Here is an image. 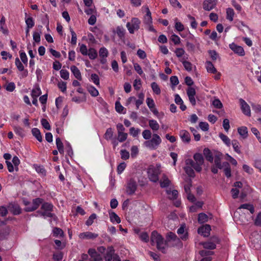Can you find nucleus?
Instances as JSON below:
<instances>
[{"mask_svg":"<svg viewBox=\"0 0 261 261\" xmlns=\"http://www.w3.org/2000/svg\"><path fill=\"white\" fill-rule=\"evenodd\" d=\"M151 242L152 244H156V248L163 253H165V245L166 241H164V238L156 231H153L151 235Z\"/></svg>","mask_w":261,"mask_h":261,"instance_id":"1","label":"nucleus"},{"mask_svg":"<svg viewBox=\"0 0 261 261\" xmlns=\"http://www.w3.org/2000/svg\"><path fill=\"white\" fill-rule=\"evenodd\" d=\"M186 166L184 167V170L186 173L189 177H194L195 174L194 169L198 172H200L202 170H198L196 168L197 163L195 160L193 161L191 159H188L185 161Z\"/></svg>","mask_w":261,"mask_h":261,"instance_id":"2","label":"nucleus"},{"mask_svg":"<svg viewBox=\"0 0 261 261\" xmlns=\"http://www.w3.org/2000/svg\"><path fill=\"white\" fill-rule=\"evenodd\" d=\"M160 165L156 167L150 166L147 170L148 177L149 180L153 182L159 180V175L161 173Z\"/></svg>","mask_w":261,"mask_h":261,"instance_id":"3","label":"nucleus"},{"mask_svg":"<svg viewBox=\"0 0 261 261\" xmlns=\"http://www.w3.org/2000/svg\"><path fill=\"white\" fill-rule=\"evenodd\" d=\"M162 142V139L156 134H153L152 138L144 142V145L151 149H155Z\"/></svg>","mask_w":261,"mask_h":261,"instance_id":"4","label":"nucleus"},{"mask_svg":"<svg viewBox=\"0 0 261 261\" xmlns=\"http://www.w3.org/2000/svg\"><path fill=\"white\" fill-rule=\"evenodd\" d=\"M43 201V199L37 198L33 199L32 203L30 202H25V205H26L25 208V211L32 212L37 210Z\"/></svg>","mask_w":261,"mask_h":261,"instance_id":"5","label":"nucleus"},{"mask_svg":"<svg viewBox=\"0 0 261 261\" xmlns=\"http://www.w3.org/2000/svg\"><path fill=\"white\" fill-rule=\"evenodd\" d=\"M141 23L140 20L138 18H133L130 22L126 23V28H127L130 34H134L135 31H137L140 28Z\"/></svg>","mask_w":261,"mask_h":261,"instance_id":"6","label":"nucleus"},{"mask_svg":"<svg viewBox=\"0 0 261 261\" xmlns=\"http://www.w3.org/2000/svg\"><path fill=\"white\" fill-rule=\"evenodd\" d=\"M239 101L243 113L248 117L251 116V110L249 105L242 98H240Z\"/></svg>","mask_w":261,"mask_h":261,"instance_id":"7","label":"nucleus"},{"mask_svg":"<svg viewBox=\"0 0 261 261\" xmlns=\"http://www.w3.org/2000/svg\"><path fill=\"white\" fill-rule=\"evenodd\" d=\"M229 47L234 54L240 56H244L245 55L244 49L241 46L238 45L234 43H232L229 45Z\"/></svg>","mask_w":261,"mask_h":261,"instance_id":"8","label":"nucleus"},{"mask_svg":"<svg viewBox=\"0 0 261 261\" xmlns=\"http://www.w3.org/2000/svg\"><path fill=\"white\" fill-rule=\"evenodd\" d=\"M193 159L197 163L196 168L198 170H202V165L204 163V158L202 154L196 153L193 155Z\"/></svg>","mask_w":261,"mask_h":261,"instance_id":"9","label":"nucleus"},{"mask_svg":"<svg viewBox=\"0 0 261 261\" xmlns=\"http://www.w3.org/2000/svg\"><path fill=\"white\" fill-rule=\"evenodd\" d=\"M137 184L134 179H130L127 183L126 192L129 195L133 194L137 189Z\"/></svg>","mask_w":261,"mask_h":261,"instance_id":"10","label":"nucleus"},{"mask_svg":"<svg viewBox=\"0 0 261 261\" xmlns=\"http://www.w3.org/2000/svg\"><path fill=\"white\" fill-rule=\"evenodd\" d=\"M8 208L13 215H17L21 213V211L19 205L16 203H10Z\"/></svg>","mask_w":261,"mask_h":261,"instance_id":"11","label":"nucleus"},{"mask_svg":"<svg viewBox=\"0 0 261 261\" xmlns=\"http://www.w3.org/2000/svg\"><path fill=\"white\" fill-rule=\"evenodd\" d=\"M217 5L216 0H205L203 3V8L206 11H211Z\"/></svg>","mask_w":261,"mask_h":261,"instance_id":"12","label":"nucleus"},{"mask_svg":"<svg viewBox=\"0 0 261 261\" xmlns=\"http://www.w3.org/2000/svg\"><path fill=\"white\" fill-rule=\"evenodd\" d=\"M211 230V226L210 225L206 224L199 228L198 229V232L199 234H201L206 237L210 235Z\"/></svg>","mask_w":261,"mask_h":261,"instance_id":"13","label":"nucleus"},{"mask_svg":"<svg viewBox=\"0 0 261 261\" xmlns=\"http://www.w3.org/2000/svg\"><path fill=\"white\" fill-rule=\"evenodd\" d=\"M222 154L221 152H217L214 155V162L215 166L220 169L223 168V163L221 164Z\"/></svg>","mask_w":261,"mask_h":261,"instance_id":"14","label":"nucleus"},{"mask_svg":"<svg viewBox=\"0 0 261 261\" xmlns=\"http://www.w3.org/2000/svg\"><path fill=\"white\" fill-rule=\"evenodd\" d=\"M98 236V234L87 231L80 233L79 236L81 239H94L96 238Z\"/></svg>","mask_w":261,"mask_h":261,"instance_id":"15","label":"nucleus"},{"mask_svg":"<svg viewBox=\"0 0 261 261\" xmlns=\"http://www.w3.org/2000/svg\"><path fill=\"white\" fill-rule=\"evenodd\" d=\"M179 136L182 141L185 143H189L191 141L190 133L186 130H181L179 132Z\"/></svg>","mask_w":261,"mask_h":261,"instance_id":"16","label":"nucleus"},{"mask_svg":"<svg viewBox=\"0 0 261 261\" xmlns=\"http://www.w3.org/2000/svg\"><path fill=\"white\" fill-rule=\"evenodd\" d=\"M203 152L206 160L207 161L212 163L214 160V156L211 151L208 148H205L203 149Z\"/></svg>","mask_w":261,"mask_h":261,"instance_id":"17","label":"nucleus"},{"mask_svg":"<svg viewBox=\"0 0 261 261\" xmlns=\"http://www.w3.org/2000/svg\"><path fill=\"white\" fill-rule=\"evenodd\" d=\"M160 184L161 188H166L170 185L171 181L165 174H163L162 178L160 180Z\"/></svg>","mask_w":261,"mask_h":261,"instance_id":"18","label":"nucleus"},{"mask_svg":"<svg viewBox=\"0 0 261 261\" xmlns=\"http://www.w3.org/2000/svg\"><path fill=\"white\" fill-rule=\"evenodd\" d=\"M146 14L144 16V22L147 24H151L152 22L151 13L148 8H146Z\"/></svg>","mask_w":261,"mask_h":261,"instance_id":"19","label":"nucleus"},{"mask_svg":"<svg viewBox=\"0 0 261 261\" xmlns=\"http://www.w3.org/2000/svg\"><path fill=\"white\" fill-rule=\"evenodd\" d=\"M70 70L76 79L79 80H82V75L80 70L74 65L70 67Z\"/></svg>","mask_w":261,"mask_h":261,"instance_id":"20","label":"nucleus"},{"mask_svg":"<svg viewBox=\"0 0 261 261\" xmlns=\"http://www.w3.org/2000/svg\"><path fill=\"white\" fill-rule=\"evenodd\" d=\"M200 244L202 245L205 249L213 250L216 248V245L215 243L212 241H208L205 242H201Z\"/></svg>","mask_w":261,"mask_h":261,"instance_id":"21","label":"nucleus"},{"mask_svg":"<svg viewBox=\"0 0 261 261\" xmlns=\"http://www.w3.org/2000/svg\"><path fill=\"white\" fill-rule=\"evenodd\" d=\"M238 132L243 139H245L248 137V129L246 126L239 127L238 128Z\"/></svg>","mask_w":261,"mask_h":261,"instance_id":"22","label":"nucleus"},{"mask_svg":"<svg viewBox=\"0 0 261 261\" xmlns=\"http://www.w3.org/2000/svg\"><path fill=\"white\" fill-rule=\"evenodd\" d=\"M32 133L33 135L36 138V139L39 141L42 142V136L41 135L40 131L39 129L37 128H33L32 129Z\"/></svg>","mask_w":261,"mask_h":261,"instance_id":"23","label":"nucleus"},{"mask_svg":"<svg viewBox=\"0 0 261 261\" xmlns=\"http://www.w3.org/2000/svg\"><path fill=\"white\" fill-rule=\"evenodd\" d=\"M56 143L59 152L60 154H63L64 152V146L60 138L58 137L56 138Z\"/></svg>","mask_w":261,"mask_h":261,"instance_id":"24","label":"nucleus"},{"mask_svg":"<svg viewBox=\"0 0 261 261\" xmlns=\"http://www.w3.org/2000/svg\"><path fill=\"white\" fill-rule=\"evenodd\" d=\"M223 167L225 168L224 171L225 176L227 177H230L231 176V169H230L229 164L227 162H223Z\"/></svg>","mask_w":261,"mask_h":261,"instance_id":"25","label":"nucleus"},{"mask_svg":"<svg viewBox=\"0 0 261 261\" xmlns=\"http://www.w3.org/2000/svg\"><path fill=\"white\" fill-rule=\"evenodd\" d=\"M115 33L117 34L120 39L124 37L125 30L122 26H118L116 28Z\"/></svg>","mask_w":261,"mask_h":261,"instance_id":"26","label":"nucleus"},{"mask_svg":"<svg viewBox=\"0 0 261 261\" xmlns=\"http://www.w3.org/2000/svg\"><path fill=\"white\" fill-rule=\"evenodd\" d=\"M205 65L207 71L208 72L212 73H217V71L211 62L207 61L205 63Z\"/></svg>","mask_w":261,"mask_h":261,"instance_id":"27","label":"nucleus"},{"mask_svg":"<svg viewBox=\"0 0 261 261\" xmlns=\"http://www.w3.org/2000/svg\"><path fill=\"white\" fill-rule=\"evenodd\" d=\"M149 127L153 130L157 131L160 127V125L158 122L154 120H149L148 121Z\"/></svg>","mask_w":261,"mask_h":261,"instance_id":"28","label":"nucleus"},{"mask_svg":"<svg viewBox=\"0 0 261 261\" xmlns=\"http://www.w3.org/2000/svg\"><path fill=\"white\" fill-rule=\"evenodd\" d=\"M110 218L111 221L113 223L116 222L118 224L121 222L120 218L115 212H113L110 213Z\"/></svg>","mask_w":261,"mask_h":261,"instance_id":"29","label":"nucleus"},{"mask_svg":"<svg viewBox=\"0 0 261 261\" xmlns=\"http://www.w3.org/2000/svg\"><path fill=\"white\" fill-rule=\"evenodd\" d=\"M241 208L248 210L250 211V212L251 214H253L254 212V207L253 205L249 203H245L241 204L239 207V209Z\"/></svg>","mask_w":261,"mask_h":261,"instance_id":"30","label":"nucleus"},{"mask_svg":"<svg viewBox=\"0 0 261 261\" xmlns=\"http://www.w3.org/2000/svg\"><path fill=\"white\" fill-rule=\"evenodd\" d=\"M87 55L91 60H94L97 57V53L96 49L93 48H90L88 49V53Z\"/></svg>","mask_w":261,"mask_h":261,"instance_id":"31","label":"nucleus"},{"mask_svg":"<svg viewBox=\"0 0 261 261\" xmlns=\"http://www.w3.org/2000/svg\"><path fill=\"white\" fill-rule=\"evenodd\" d=\"M106 261H121L120 257L117 255H114L112 256V255L110 253H108L105 256Z\"/></svg>","mask_w":261,"mask_h":261,"instance_id":"32","label":"nucleus"},{"mask_svg":"<svg viewBox=\"0 0 261 261\" xmlns=\"http://www.w3.org/2000/svg\"><path fill=\"white\" fill-rule=\"evenodd\" d=\"M231 144L234 150L238 154L241 153V151L240 149L241 146L239 142L236 140H233L231 142Z\"/></svg>","mask_w":261,"mask_h":261,"instance_id":"33","label":"nucleus"},{"mask_svg":"<svg viewBox=\"0 0 261 261\" xmlns=\"http://www.w3.org/2000/svg\"><path fill=\"white\" fill-rule=\"evenodd\" d=\"M185 227L184 226H181L177 230V233L179 235H181L180 238L182 240H186L188 238L187 232L184 233Z\"/></svg>","mask_w":261,"mask_h":261,"instance_id":"34","label":"nucleus"},{"mask_svg":"<svg viewBox=\"0 0 261 261\" xmlns=\"http://www.w3.org/2000/svg\"><path fill=\"white\" fill-rule=\"evenodd\" d=\"M187 184L184 186L185 191L187 194L191 193L190 188L192 186V179L191 178H187L185 180Z\"/></svg>","mask_w":261,"mask_h":261,"instance_id":"35","label":"nucleus"},{"mask_svg":"<svg viewBox=\"0 0 261 261\" xmlns=\"http://www.w3.org/2000/svg\"><path fill=\"white\" fill-rule=\"evenodd\" d=\"M166 193L170 199H176L178 196V191L176 190L173 191L166 190Z\"/></svg>","mask_w":261,"mask_h":261,"instance_id":"36","label":"nucleus"},{"mask_svg":"<svg viewBox=\"0 0 261 261\" xmlns=\"http://www.w3.org/2000/svg\"><path fill=\"white\" fill-rule=\"evenodd\" d=\"M208 221V216L205 213H201L198 215V221L199 223H203Z\"/></svg>","mask_w":261,"mask_h":261,"instance_id":"37","label":"nucleus"},{"mask_svg":"<svg viewBox=\"0 0 261 261\" xmlns=\"http://www.w3.org/2000/svg\"><path fill=\"white\" fill-rule=\"evenodd\" d=\"M41 208L43 211H53V205L50 203L44 202L42 204Z\"/></svg>","mask_w":261,"mask_h":261,"instance_id":"38","label":"nucleus"},{"mask_svg":"<svg viewBox=\"0 0 261 261\" xmlns=\"http://www.w3.org/2000/svg\"><path fill=\"white\" fill-rule=\"evenodd\" d=\"M219 137L227 146H230V140L227 136L223 133H220L219 134Z\"/></svg>","mask_w":261,"mask_h":261,"instance_id":"39","label":"nucleus"},{"mask_svg":"<svg viewBox=\"0 0 261 261\" xmlns=\"http://www.w3.org/2000/svg\"><path fill=\"white\" fill-rule=\"evenodd\" d=\"M226 18L229 21H232L234 14L233 10L232 8H227L226 10Z\"/></svg>","mask_w":261,"mask_h":261,"instance_id":"40","label":"nucleus"},{"mask_svg":"<svg viewBox=\"0 0 261 261\" xmlns=\"http://www.w3.org/2000/svg\"><path fill=\"white\" fill-rule=\"evenodd\" d=\"M9 233L8 228L2 229L0 230V240H3L6 239Z\"/></svg>","mask_w":261,"mask_h":261,"instance_id":"41","label":"nucleus"},{"mask_svg":"<svg viewBox=\"0 0 261 261\" xmlns=\"http://www.w3.org/2000/svg\"><path fill=\"white\" fill-rule=\"evenodd\" d=\"M108 50L106 48L103 47L99 49V55L100 58H107L108 56Z\"/></svg>","mask_w":261,"mask_h":261,"instance_id":"42","label":"nucleus"},{"mask_svg":"<svg viewBox=\"0 0 261 261\" xmlns=\"http://www.w3.org/2000/svg\"><path fill=\"white\" fill-rule=\"evenodd\" d=\"M54 236L55 237H63L64 235L63 231L59 228L55 227L53 230Z\"/></svg>","mask_w":261,"mask_h":261,"instance_id":"43","label":"nucleus"},{"mask_svg":"<svg viewBox=\"0 0 261 261\" xmlns=\"http://www.w3.org/2000/svg\"><path fill=\"white\" fill-rule=\"evenodd\" d=\"M25 21L27 24V28L31 29L34 26L35 23L32 17L25 18Z\"/></svg>","mask_w":261,"mask_h":261,"instance_id":"44","label":"nucleus"},{"mask_svg":"<svg viewBox=\"0 0 261 261\" xmlns=\"http://www.w3.org/2000/svg\"><path fill=\"white\" fill-rule=\"evenodd\" d=\"M151 88L152 89V91L154 93L156 94H160L161 93V89L159 86V85L157 84L155 82H153L151 84Z\"/></svg>","mask_w":261,"mask_h":261,"instance_id":"45","label":"nucleus"},{"mask_svg":"<svg viewBox=\"0 0 261 261\" xmlns=\"http://www.w3.org/2000/svg\"><path fill=\"white\" fill-rule=\"evenodd\" d=\"M88 91L90 94L94 97L97 96L99 94L98 90L93 86L88 87Z\"/></svg>","mask_w":261,"mask_h":261,"instance_id":"46","label":"nucleus"},{"mask_svg":"<svg viewBox=\"0 0 261 261\" xmlns=\"http://www.w3.org/2000/svg\"><path fill=\"white\" fill-rule=\"evenodd\" d=\"M14 132L20 136H23V129L19 126L14 125L13 126Z\"/></svg>","mask_w":261,"mask_h":261,"instance_id":"47","label":"nucleus"},{"mask_svg":"<svg viewBox=\"0 0 261 261\" xmlns=\"http://www.w3.org/2000/svg\"><path fill=\"white\" fill-rule=\"evenodd\" d=\"M177 240L178 241H179V239L177 238V236L176 235L172 232H169L168 234H167V241H166V242L167 241H170V240H174V241H175V240Z\"/></svg>","mask_w":261,"mask_h":261,"instance_id":"48","label":"nucleus"},{"mask_svg":"<svg viewBox=\"0 0 261 261\" xmlns=\"http://www.w3.org/2000/svg\"><path fill=\"white\" fill-rule=\"evenodd\" d=\"M96 217L97 216L95 214H92L86 221V224L87 226L91 225L94 222V220H95L96 218Z\"/></svg>","mask_w":261,"mask_h":261,"instance_id":"49","label":"nucleus"},{"mask_svg":"<svg viewBox=\"0 0 261 261\" xmlns=\"http://www.w3.org/2000/svg\"><path fill=\"white\" fill-rule=\"evenodd\" d=\"M127 137V134L125 133H118V140L120 142H123L126 140Z\"/></svg>","mask_w":261,"mask_h":261,"instance_id":"50","label":"nucleus"},{"mask_svg":"<svg viewBox=\"0 0 261 261\" xmlns=\"http://www.w3.org/2000/svg\"><path fill=\"white\" fill-rule=\"evenodd\" d=\"M60 75L64 80H67L69 79V73L67 70L62 69L60 70Z\"/></svg>","mask_w":261,"mask_h":261,"instance_id":"51","label":"nucleus"},{"mask_svg":"<svg viewBox=\"0 0 261 261\" xmlns=\"http://www.w3.org/2000/svg\"><path fill=\"white\" fill-rule=\"evenodd\" d=\"M113 135V132L111 128H109L107 129L106 133L105 134V138L107 140L111 139Z\"/></svg>","mask_w":261,"mask_h":261,"instance_id":"52","label":"nucleus"},{"mask_svg":"<svg viewBox=\"0 0 261 261\" xmlns=\"http://www.w3.org/2000/svg\"><path fill=\"white\" fill-rule=\"evenodd\" d=\"M70 31L71 34V43L73 45H75L76 43V33L74 32L73 29L70 28Z\"/></svg>","mask_w":261,"mask_h":261,"instance_id":"53","label":"nucleus"},{"mask_svg":"<svg viewBox=\"0 0 261 261\" xmlns=\"http://www.w3.org/2000/svg\"><path fill=\"white\" fill-rule=\"evenodd\" d=\"M142 136L145 140H149L151 137V132L149 129H145L142 132Z\"/></svg>","mask_w":261,"mask_h":261,"instance_id":"54","label":"nucleus"},{"mask_svg":"<svg viewBox=\"0 0 261 261\" xmlns=\"http://www.w3.org/2000/svg\"><path fill=\"white\" fill-rule=\"evenodd\" d=\"M79 45H80V51L81 53L84 56H87L88 53V50L86 45L84 44H82L81 45L79 44Z\"/></svg>","mask_w":261,"mask_h":261,"instance_id":"55","label":"nucleus"},{"mask_svg":"<svg viewBox=\"0 0 261 261\" xmlns=\"http://www.w3.org/2000/svg\"><path fill=\"white\" fill-rule=\"evenodd\" d=\"M58 87L62 92L64 93L66 91V83L63 81L59 82Z\"/></svg>","mask_w":261,"mask_h":261,"instance_id":"56","label":"nucleus"},{"mask_svg":"<svg viewBox=\"0 0 261 261\" xmlns=\"http://www.w3.org/2000/svg\"><path fill=\"white\" fill-rule=\"evenodd\" d=\"M134 67L135 71L140 75H142L143 74V71L140 65L137 63H134Z\"/></svg>","mask_w":261,"mask_h":261,"instance_id":"57","label":"nucleus"},{"mask_svg":"<svg viewBox=\"0 0 261 261\" xmlns=\"http://www.w3.org/2000/svg\"><path fill=\"white\" fill-rule=\"evenodd\" d=\"M41 123L42 126L47 130H50L51 127L48 121L44 118H43L41 120Z\"/></svg>","mask_w":261,"mask_h":261,"instance_id":"58","label":"nucleus"},{"mask_svg":"<svg viewBox=\"0 0 261 261\" xmlns=\"http://www.w3.org/2000/svg\"><path fill=\"white\" fill-rule=\"evenodd\" d=\"M187 17L191 21V26L193 29H196L197 27V23L196 21V20L194 17L190 15V14L187 15Z\"/></svg>","mask_w":261,"mask_h":261,"instance_id":"59","label":"nucleus"},{"mask_svg":"<svg viewBox=\"0 0 261 261\" xmlns=\"http://www.w3.org/2000/svg\"><path fill=\"white\" fill-rule=\"evenodd\" d=\"M199 126L200 128L203 131H207L209 129V125L207 122H200L199 124Z\"/></svg>","mask_w":261,"mask_h":261,"instance_id":"60","label":"nucleus"},{"mask_svg":"<svg viewBox=\"0 0 261 261\" xmlns=\"http://www.w3.org/2000/svg\"><path fill=\"white\" fill-rule=\"evenodd\" d=\"M171 39L175 45L179 44L180 42V38L175 34H173L171 35Z\"/></svg>","mask_w":261,"mask_h":261,"instance_id":"61","label":"nucleus"},{"mask_svg":"<svg viewBox=\"0 0 261 261\" xmlns=\"http://www.w3.org/2000/svg\"><path fill=\"white\" fill-rule=\"evenodd\" d=\"M91 79L93 82L96 85H99V79L97 74L93 73L91 75Z\"/></svg>","mask_w":261,"mask_h":261,"instance_id":"62","label":"nucleus"},{"mask_svg":"<svg viewBox=\"0 0 261 261\" xmlns=\"http://www.w3.org/2000/svg\"><path fill=\"white\" fill-rule=\"evenodd\" d=\"M254 225L256 226L261 227V212L256 216L254 220Z\"/></svg>","mask_w":261,"mask_h":261,"instance_id":"63","label":"nucleus"},{"mask_svg":"<svg viewBox=\"0 0 261 261\" xmlns=\"http://www.w3.org/2000/svg\"><path fill=\"white\" fill-rule=\"evenodd\" d=\"M41 90L39 88L33 89L32 91V97H38L41 94Z\"/></svg>","mask_w":261,"mask_h":261,"instance_id":"64","label":"nucleus"}]
</instances>
